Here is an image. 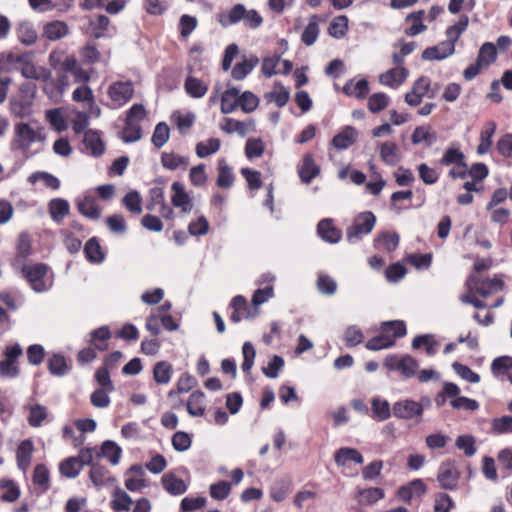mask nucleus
<instances>
[{
  "label": "nucleus",
  "instance_id": "nucleus-1",
  "mask_svg": "<svg viewBox=\"0 0 512 512\" xmlns=\"http://www.w3.org/2000/svg\"><path fill=\"white\" fill-rule=\"evenodd\" d=\"M13 265L16 269L22 271V274L36 292H43L51 286V279L46 265L40 263L24 265L19 260L13 263Z\"/></svg>",
  "mask_w": 512,
  "mask_h": 512
},
{
  "label": "nucleus",
  "instance_id": "nucleus-2",
  "mask_svg": "<svg viewBox=\"0 0 512 512\" xmlns=\"http://www.w3.org/2000/svg\"><path fill=\"white\" fill-rule=\"evenodd\" d=\"M45 140L43 128L33 123H20L15 127L13 146L27 151L33 143Z\"/></svg>",
  "mask_w": 512,
  "mask_h": 512
},
{
  "label": "nucleus",
  "instance_id": "nucleus-3",
  "mask_svg": "<svg viewBox=\"0 0 512 512\" xmlns=\"http://www.w3.org/2000/svg\"><path fill=\"white\" fill-rule=\"evenodd\" d=\"M376 224V217L370 211L357 214L352 224L347 228L346 238L348 242L354 243L368 235Z\"/></svg>",
  "mask_w": 512,
  "mask_h": 512
},
{
  "label": "nucleus",
  "instance_id": "nucleus-4",
  "mask_svg": "<svg viewBox=\"0 0 512 512\" xmlns=\"http://www.w3.org/2000/svg\"><path fill=\"white\" fill-rule=\"evenodd\" d=\"M383 366L389 371L399 372L405 378H412L417 374L419 364L410 355L391 354L385 357Z\"/></svg>",
  "mask_w": 512,
  "mask_h": 512
},
{
  "label": "nucleus",
  "instance_id": "nucleus-5",
  "mask_svg": "<svg viewBox=\"0 0 512 512\" xmlns=\"http://www.w3.org/2000/svg\"><path fill=\"white\" fill-rule=\"evenodd\" d=\"M135 88L132 81H115L107 89L111 107L118 109L127 104L134 96Z\"/></svg>",
  "mask_w": 512,
  "mask_h": 512
},
{
  "label": "nucleus",
  "instance_id": "nucleus-6",
  "mask_svg": "<svg viewBox=\"0 0 512 512\" xmlns=\"http://www.w3.org/2000/svg\"><path fill=\"white\" fill-rule=\"evenodd\" d=\"M392 411L396 418L410 420L413 418H421L424 412V406L422 402L405 399L395 402Z\"/></svg>",
  "mask_w": 512,
  "mask_h": 512
},
{
  "label": "nucleus",
  "instance_id": "nucleus-7",
  "mask_svg": "<svg viewBox=\"0 0 512 512\" xmlns=\"http://www.w3.org/2000/svg\"><path fill=\"white\" fill-rule=\"evenodd\" d=\"M467 287L468 291H475V294H479L480 296L486 298L501 291L504 287V282L498 277H493L482 281H477L473 278H470L467 282Z\"/></svg>",
  "mask_w": 512,
  "mask_h": 512
},
{
  "label": "nucleus",
  "instance_id": "nucleus-8",
  "mask_svg": "<svg viewBox=\"0 0 512 512\" xmlns=\"http://www.w3.org/2000/svg\"><path fill=\"white\" fill-rule=\"evenodd\" d=\"M93 460V450L84 448L79 451L77 456L66 459V477L74 478L82 470L84 465L91 464Z\"/></svg>",
  "mask_w": 512,
  "mask_h": 512
},
{
  "label": "nucleus",
  "instance_id": "nucleus-9",
  "mask_svg": "<svg viewBox=\"0 0 512 512\" xmlns=\"http://www.w3.org/2000/svg\"><path fill=\"white\" fill-rule=\"evenodd\" d=\"M173 192L171 202L175 208H179L182 213L189 214L192 212L194 204L190 195L186 192L184 185L180 182H173L171 185Z\"/></svg>",
  "mask_w": 512,
  "mask_h": 512
},
{
  "label": "nucleus",
  "instance_id": "nucleus-10",
  "mask_svg": "<svg viewBox=\"0 0 512 512\" xmlns=\"http://www.w3.org/2000/svg\"><path fill=\"white\" fill-rule=\"evenodd\" d=\"M408 77V70L402 66H396L379 75L380 84L392 89L398 88Z\"/></svg>",
  "mask_w": 512,
  "mask_h": 512
},
{
  "label": "nucleus",
  "instance_id": "nucleus-11",
  "mask_svg": "<svg viewBox=\"0 0 512 512\" xmlns=\"http://www.w3.org/2000/svg\"><path fill=\"white\" fill-rule=\"evenodd\" d=\"M437 479L444 489H454L458 483L459 472L451 462L443 463L438 472Z\"/></svg>",
  "mask_w": 512,
  "mask_h": 512
},
{
  "label": "nucleus",
  "instance_id": "nucleus-12",
  "mask_svg": "<svg viewBox=\"0 0 512 512\" xmlns=\"http://www.w3.org/2000/svg\"><path fill=\"white\" fill-rule=\"evenodd\" d=\"M317 233L325 242L338 243L342 238V231L337 228L330 218L322 219L317 225Z\"/></svg>",
  "mask_w": 512,
  "mask_h": 512
},
{
  "label": "nucleus",
  "instance_id": "nucleus-13",
  "mask_svg": "<svg viewBox=\"0 0 512 512\" xmlns=\"http://www.w3.org/2000/svg\"><path fill=\"white\" fill-rule=\"evenodd\" d=\"M90 480L97 488L112 486L116 482V478L111 472L106 467L98 464L92 465Z\"/></svg>",
  "mask_w": 512,
  "mask_h": 512
},
{
  "label": "nucleus",
  "instance_id": "nucleus-14",
  "mask_svg": "<svg viewBox=\"0 0 512 512\" xmlns=\"http://www.w3.org/2000/svg\"><path fill=\"white\" fill-rule=\"evenodd\" d=\"M468 24H469L468 16L462 15L455 24L449 26L446 29L445 35H446L447 39L443 42L445 44H449V46L452 48V51L455 52V43L460 38L462 33L466 31Z\"/></svg>",
  "mask_w": 512,
  "mask_h": 512
},
{
  "label": "nucleus",
  "instance_id": "nucleus-15",
  "mask_svg": "<svg viewBox=\"0 0 512 512\" xmlns=\"http://www.w3.org/2000/svg\"><path fill=\"white\" fill-rule=\"evenodd\" d=\"M320 168L315 164L311 154L303 157L302 164L298 169V174L302 182L309 184L316 176H318Z\"/></svg>",
  "mask_w": 512,
  "mask_h": 512
},
{
  "label": "nucleus",
  "instance_id": "nucleus-16",
  "mask_svg": "<svg viewBox=\"0 0 512 512\" xmlns=\"http://www.w3.org/2000/svg\"><path fill=\"white\" fill-rule=\"evenodd\" d=\"M335 463L338 466H345L349 462H354L356 464H362L364 462L363 456L357 449L342 447L338 449L334 454Z\"/></svg>",
  "mask_w": 512,
  "mask_h": 512
},
{
  "label": "nucleus",
  "instance_id": "nucleus-17",
  "mask_svg": "<svg viewBox=\"0 0 512 512\" xmlns=\"http://www.w3.org/2000/svg\"><path fill=\"white\" fill-rule=\"evenodd\" d=\"M379 150L380 158L385 164L389 166L396 165L401 159L398 146L396 143L392 141H386L381 143L379 146Z\"/></svg>",
  "mask_w": 512,
  "mask_h": 512
},
{
  "label": "nucleus",
  "instance_id": "nucleus-18",
  "mask_svg": "<svg viewBox=\"0 0 512 512\" xmlns=\"http://www.w3.org/2000/svg\"><path fill=\"white\" fill-rule=\"evenodd\" d=\"M0 498L4 502H15L21 495L20 487L16 482L8 478L0 479Z\"/></svg>",
  "mask_w": 512,
  "mask_h": 512
},
{
  "label": "nucleus",
  "instance_id": "nucleus-19",
  "mask_svg": "<svg viewBox=\"0 0 512 512\" xmlns=\"http://www.w3.org/2000/svg\"><path fill=\"white\" fill-rule=\"evenodd\" d=\"M357 137V130L351 126H347L340 133L334 136L332 144L339 150L347 149L354 144Z\"/></svg>",
  "mask_w": 512,
  "mask_h": 512
},
{
  "label": "nucleus",
  "instance_id": "nucleus-20",
  "mask_svg": "<svg viewBox=\"0 0 512 512\" xmlns=\"http://www.w3.org/2000/svg\"><path fill=\"white\" fill-rule=\"evenodd\" d=\"M187 411L193 417H201L205 414V394L200 391H194L187 402Z\"/></svg>",
  "mask_w": 512,
  "mask_h": 512
},
{
  "label": "nucleus",
  "instance_id": "nucleus-21",
  "mask_svg": "<svg viewBox=\"0 0 512 512\" xmlns=\"http://www.w3.org/2000/svg\"><path fill=\"white\" fill-rule=\"evenodd\" d=\"M240 91L235 88H228L221 95V112L230 114L234 112L239 105Z\"/></svg>",
  "mask_w": 512,
  "mask_h": 512
},
{
  "label": "nucleus",
  "instance_id": "nucleus-22",
  "mask_svg": "<svg viewBox=\"0 0 512 512\" xmlns=\"http://www.w3.org/2000/svg\"><path fill=\"white\" fill-rule=\"evenodd\" d=\"M426 491V486L422 480L416 479L411 481L409 484L402 486L398 490V496L404 501H410L416 496H421Z\"/></svg>",
  "mask_w": 512,
  "mask_h": 512
},
{
  "label": "nucleus",
  "instance_id": "nucleus-23",
  "mask_svg": "<svg viewBox=\"0 0 512 512\" xmlns=\"http://www.w3.org/2000/svg\"><path fill=\"white\" fill-rule=\"evenodd\" d=\"M454 53L455 52L452 51V48L449 46V44L441 42L436 46L426 48L422 53V58L428 61L443 60L453 55Z\"/></svg>",
  "mask_w": 512,
  "mask_h": 512
},
{
  "label": "nucleus",
  "instance_id": "nucleus-24",
  "mask_svg": "<svg viewBox=\"0 0 512 512\" xmlns=\"http://www.w3.org/2000/svg\"><path fill=\"white\" fill-rule=\"evenodd\" d=\"M343 92L347 96L364 99L369 93V83L366 79H361L356 82L350 80L344 85Z\"/></svg>",
  "mask_w": 512,
  "mask_h": 512
},
{
  "label": "nucleus",
  "instance_id": "nucleus-25",
  "mask_svg": "<svg viewBox=\"0 0 512 512\" xmlns=\"http://www.w3.org/2000/svg\"><path fill=\"white\" fill-rule=\"evenodd\" d=\"M253 127V121L243 122L232 118H225L223 124L221 125V129L225 133L232 134L236 132L241 136H245L248 130L253 129Z\"/></svg>",
  "mask_w": 512,
  "mask_h": 512
},
{
  "label": "nucleus",
  "instance_id": "nucleus-26",
  "mask_svg": "<svg viewBox=\"0 0 512 512\" xmlns=\"http://www.w3.org/2000/svg\"><path fill=\"white\" fill-rule=\"evenodd\" d=\"M245 10L244 5L236 4L228 12L219 14L218 21L224 27L236 24L243 21Z\"/></svg>",
  "mask_w": 512,
  "mask_h": 512
},
{
  "label": "nucleus",
  "instance_id": "nucleus-27",
  "mask_svg": "<svg viewBox=\"0 0 512 512\" xmlns=\"http://www.w3.org/2000/svg\"><path fill=\"white\" fill-rule=\"evenodd\" d=\"M349 29V20L345 15H339L332 19L328 27V34L335 39H342Z\"/></svg>",
  "mask_w": 512,
  "mask_h": 512
},
{
  "label": "nucleus",
  "instance_id": "nucleus-28",
  "mask_svg": "<svg viewBox=\"0 0 512 512\" xmlns=\"http://www.w3.org/2000/svg\"><path fill=\"white\" fill-rule=\"evenodd\" d=\"M234 183V173L225 159L218 160V176L216 184L220 188H230Z\"/></svg>",
  "mask_w": 512,
  "mask_h": 512
},
{
  "label": "nucleus",
  "instance_id": "nucleus-29",
  "mask_svg": "<svg viewBox=\"0 0 512 512\" xmlns=\"http://www.w3.org/2000/svg\"><path fill=\"white\" fill-rule=\"evenodd\" d=\"M231 308L233 312L231 313L230 319L231 321L238 323L243 318L251 317L249 308L247 306V301L243 296H236L231 301Z\"/></svg>",
  "mask_w": 512,
  "mask_h": 512
},
{
  "label": "nucleus",
  "instance_id": "nucleus-30",
  "mask_svg": "<svg viewBox=\"0 0 512 512\" xmlns=\"http://www.w3.org/2000/svg\"><path fill=\"white\" fill-rule=\"evenodd\" d=\"M497 129L494 121H489L485 125V129L481 132L480 143L477 147V152L480 155L486 154L492 146V138Z\"/></svg>",
  "mask_w": 512,
  "mask_h": 512
},
{
  "label": "nucleus",
  "instance_id": "nucleus-31",
  "mask_svg": "<svg viewBox=\"0 0 512 512\" xmlns=\"http://www.w3.org/2000/svg\"><path fill=\"white\" fill-rule=\"evenodd\" d=\"M256 56H250L237 63L232 69L231 75L235 80H243L258 64Z\"/></svg>",
  "mask_w": 512,
  "mask_h": 512
},
{
  "label": "nucleus",
  "instance_id": "nucleus-32",
  "mask_svg": "<svg viewBox=\"0 0 512 512\" xmlns=\"http://www.w3.org/2000/svg\"><path fill=\"white\" fill-rule=\"evenodd\" d=\"M197 385L196 379L188 373L182 374L177 383L176 389L170 390L168 392V398L170 400H174L178 394L187 393L192 390Z\"/></svg>",
  "mask_w": 512,
  "mask_h": 512
},
{
  "label": "nucleus",
  "instance_id": "nucleus-33",
  "mask_svg": "<svg viewBox=\"0 0 512 512\" xmlns=\"http://www.w3.org/2000/svg\"><path fill=\"white\" fill-rule=\"evenodd\" d=\"M111 507L115 512L129 511L132 498L122 489L116 487L112 493Z\"/></svg>",
  "mask_w": 512,
  "mask_h": 512
},
{
  "label": "nucleus",
  "instance_id": "nucleus-34",
  "mask_svg": "<svg viewBox=\"0 0 512 512\" xmlns=\"http://www.w3.org/2000/svg\"><path fill=\"white\" fill-rule=\"evenodd\" d=\"M33 452V443L30 440H24L17 449V464L19 469L26 471L31 462Z\"/></svg>",
  "mask_w": 512,
  "mask_h": 512
},
{
  "label": "nucleus",
  "instance_id": "nucleus-35",
  "mask_svg": "<svg viewBox=\"0 0 512 512\" xmlns=\"http://www.w3.org/2000/svg\"><path fill=\"white\" fill-rule=\"evenodd\" d=\"M184 87L192 98H202L208 91V85L204 81L192 76L186 79Z\"/></svg>",
  "mask_w": 512,
  "mask_h": 512
},
{
  "label": "nucleus",
  "instance_id": "nucleus-36",
  "mask_svg": "<svg viewBox=\"0 0 512 512\" xmlns=\"http://www.w3.org/2000/svg\"><path fill=\"white\" fill-rule=\"evenodd\" d=\"M162 484L167 492L172 495H180L186 492L185 482L172 474H165L162 477Z\"/></svg>",
  "mask_w": 512,
  "mask_h": 512
},
{
  "label": "nucleus",
  "instance_id": "nucleus-37",
  "mask_svg": "<svg viewBox=\"0 0 512 512\" xmlns=\"http://www.w3.org/2000/svg\"><path fill=\"white\" fill-rule=\"evenodd\" d=\"M384 496L385 493L383 489L378 487H370L359 490L357 493V500L360 504L370 505L383 499Z\"/></svg>",
  "mask_w": 512,
  "mask_h": 512
},
{
  "label": "nucleus",
  "instance_id": "nucleus-38",
  "mask_svg": "<svg viewBox=\"0 0 512 512\" xmlns=\"http://www.w3.org/2000/svg\"><path fill=\"white\" fill-rule=\"evenodd\" d=\"M122 449L114 441L107 440L101 445L100 455L107 458L112 465H117L120 461Z\"/></svg>",
  "mask_w": 512,
  "mask_h": 512
},
{
  "label": "nucleus",
  "instance_id": "nucleus-39",
  "mask_svg": "<svg viewBox=\"0 0 512 512\" xmlns=\"http://www.w3.org/2000/svg\"><path fill=\"white\" fill-rule=\"evenodd\" d=\"M372 417L377 421H384L391 416L389 402L381 398H373L371 403Z\"/></svg>",
  "mask_w": 512,
  "mask_h": 512
},
{
  "label": "nucleus",
  "instance_id": "nucleus-40",
  "mask_svg": "<svg viewBox=\"0 0 512 512\" xmlns=\"http://www.w3.org/2000/svg\"><path fill=\"white\" fill-rule=\"evenodd\" d=\"M161 163L166 169L176 170L181 167L186 168L189 164V159L173 152H164L161 156Z\"/></svg>",
  "mask_w": 512,
  "mask_h": 512
},
{
  "label": "nucleus",
  "instance_id": "nucleus-41",
  "mask_svg": "<svg viewBox=\"0 0 512 512\" xmlns=\"http://www.w3.org/2000/svg\"><path fill=\"white\" fill-rule=\"evenodd\" d=\"M424 11L420 10L413 12L406 17V22L411 23L410 27L406 29L405 33L408 36H416L424 32L427 27L423 24Z\"/></svg>",
  "mask_w": 512,
  "mask_h": 512
},
{
  "label": "nucleus",
  "instance_id": "nucleus-42",
  "mask_svg": "<svg viewBox=\"0 0 512 512\" xmlns=\"http://www.w3.org/2000/svg\"><path fill=\"white\" fill-rule=\"evenodd\" d=\"M438 346V342L434 339V336L430 334L419 335L412 341V347L414 349L425 347L428 356L434 355L438 350Z\"/></svg>",
  "mask_w": 512,
  "mask_h": 512
},
{
  "label": "nucleus",
  "instance_id": "nucleus-43",
  "mask_svg": "<svg viewBox=\"0 0 512 512\" xmlns=\"http://www.w3.org/2000/svg\"><path fill=\"white\" fill-rule=\"evenodd\" d=\"M83 142L86 149L90 150L91 154L95 156L101 155L104 152V144L96 131H87L84 135Z\"/></svg>",
  "mask_w": 512,
  "mask_h": 512
},
{
  "label": "nucleus",
  "instance_id": "nucleus-44",
  "mask_svg": "<svg viewBox=\"0 0 512 512\" xmlns=\"http://www.w3.org/2000/svg\"><path fill=\"white\" fill-rule=\"evenodd\" d=\"M394 345L393 337L382 330L381 334L369 339L365 347L370 351H378L382 349L390 348Z\"/></svg>",
  "mask_w": 512,
  "mask_h": 512
},
{
  "label": "nucleus",
  "instance_id": "nucleus-45",
  "mask_svg": "<svg viewBox=\"0 0 512 512\" xmlns=\"http://www.w3.org/2000/svg\"><path fill=\"white\" fill-rule=\"evenodd\" d=\"M173 368L167 361H160L153 368V377L158 384H168L172 377Z\"/></svg>",
  "mask_w": 512,
  "mask_h": 512
},
{
  "label": "nucleus",
  "instance_id": "nucleus-46",
  "mask_svg": "<svg viewBox=\"0 0 512 512\" xmlns=\"http://www.w3.org/2000/svg\"><path fill=\"white\" fill-rule=\"evenodd\" d=\"M436 139V133L426 126H419L415 128L411 137L412 143L415 145L425 143L430 146L436 141Z\"/></svg>",
  "mask_w": 512,
  "mask_h": 512
},
{
  "label": "nucleus",
  "instance_id": "nucleus-47",
  "mask_svg": "<svg viewBox=\"0 0 512 512\" xmlns=\"http://www.w3.org/2000/svg\"><path fill=\"white\" fill-rule=\"evenodd\" d=\"M496 57V46L491 42H486L480 47L476 61L486 68L496 60Z\"/></svg>",
  "mask_w": 512,
  "mask_h": 512
},
{
  "label": "nucleus",
  "instance_id": "nucleus-48",
  "mask_svg": "<svg viewBox=\"0 0 512 512\" xmlns=\"http://www.w3.org/2000/svg\"><path fill=\"white\" fill-rule=\"evenodd\" d=\"M28 181L31 184L41 182L43 186L52 190H57L61 185V182L58 178L47 172H35L29 176Z\"/></svg>",
  "mask_w": 512,
  "mask_h": 512
},
{
  "label": "nucleus",
  "instance_id": "nucleus-49",
  "mask_svg": "<svg viewBox=\"0 0 512 512\" xmlns=\"http://www.w3.org/2000/svg\"><path fill=\"white\" fill-rule=\"evenodd\" d=\"M221 142L218 138H210L196 144L195 151L199 158H206L215 154L220 149Z\"/></svg>",
  "mask_w": 512,
  "mask_h": 512
},
{
  "label": "nucleus",
  "instance_id": "nucleus-50",
  "mask_svg": "<svg viewBox=\"0 0 512 512\" xmlns=\"http://www.w3.org/2000/svg\"><path fill=\"white\" fill-rule=\"evenodd\" d=\"M319 32H320V29H319V25L317 22V16H312L310 18L309 23L307 24V26L304 28V30L302 32L301 41L306 46H311L316 42V40L319 36Z\"/></svg>",
  "mask_w": 512,
  "mask_h": 512
},
{
  "label": "nucleus",
  "instance_id": "nucleus-51",
  "mask_svg": "<svg viewBox=\"0 0 512 512\" xmlns=\"http://www.w3.org/2000/svg\"><path fill=\"white\" fill-rule=\"evenodd\" d=\"M111 333L108 327L102 326L91 333V344L98 350L104 351L108 347Z\"/></svg>",
  "mask_w": 512,
  "mask_h": 512
},
{
  "label": "nucleus",
  "instance_id": "nucleus-52",
  "mask_svg": "<svg viewBox=\"0 0 512 512\" xmlns=\"http://www.w3.org/2000/svg\"><path fill=\"white\" fill-rule=\"evenodd\" d=\"M69 72L74 77L75 82L86 84L90 75L82 69L74 58L66 57V73Z\"/></svg>",
  "mask_w": 512,
  "mask_h": 512
},
{
  "label": "nucleus",
  "instance_id": "nucleus-53",
  "mask_svg": "<svg viewBox=\"0 0 512 512\" xmlns=\"http://www.w3.org/2000/svg\"><path fill=\"white\" fill-rule=\"evenodd\" d=\"M78 209L81 214L92 219H98L101 215V211L97 205V202L92 197H84L82 200H80L78 202Z\"/></svg>",
  "mask_w": 512,
  "mask_h": 512
},
{
  "label": "nucleus",
  "instance_id": "nucleus-54",
  "mask_svg": "<svg viewBox=\"0 0 512 512\" xmlns=\"http://www.w3.org/2000/svg\"><path fill=\"white\" fill-rule=\"evenodd\" d=\"M291 492V483L288 480L276 481L270 489V497L275 502H282Z\"/></svg>",
  "mask_w": 512,
  "mask_h": 512
},
{
  "label": "nucleus",
  "instance_id": "nucleus-55",
  "mask_svg": "<svg viewBox=\"0 0 512 512\" xmlns=\"http://www.w3.org/2000/svg\"><path fill=\"white\" fill-rule=\"evenodd\" d=\"M491 370L495 377L502 378L512 370V357L501 356L493 360Z\"/></svg>",
  "mask_w": 512,
  "mask_h": 512
},
{
  "label": "nucleus",
  "instance_id": "nucleus-56",
  "mask_svg": "<svg viewBox=\"0 0 512 512\" xmlns=\"http://www.w3.org/2000/svg\"><path fill=\"white\" fill-rule=\"evenodd\" d=\"M17 36L21 43L31 45L37 39V32L29 22H22L17 28Z\"/></svg>",
  "mask_w": 512,
  "mask_h": 512
},
{
  "label": "nucleus",
  "instance_id": "nucleus-57",
  "mask_svg": "<svg viewBox=\"0 0 512 512\" xmlns=\"http://www.w3.org/2000/svg\"><path fill=\"white\" fill-rule=\"evenodd\" d=\"M84 252L87 259L94 263H101L105 257L96 238H92L86 243Z\"/></svg>",
  "mask_w": 512,
  "mask_h": 512
},
{
  "label": "nucleus",
  "instance_id": "nucleus-58",
  "mask_svg": "<svg viewBox=\"0 0 512 512\" xmlns=\"http://www.w3.org/2000/svg\"><path fill=\"white\" fill-rule=\"evenodd\" d=\"M399 244V235L397 233L385 232L380 234L375 240L377 248H382L391 252L397 248Z\"/></svg>",
  "mask_w": 512,
  "mask_h": 512
},
{
  "label": "nucleus",
  "instance_id": "nucleus-59",
  "mask_svg": "<svg viewBox=\"0 0 512 512\" xmlns=\"http://www.w3.org/2000/svg\"><path fill=\"white\" fill-rule=\"evenodd\" d=\"M142 137V129L139 124L125 120V126L121 132V139L126 143L136 142Z\"/></svg>",
  "mask_w": 512,
  "mask_h": 512
},
{
  "label": "nucleus",
  "instance_id": "nucleus-60",
  "mask_svg": "<svg viewBox=\"0 0 512 512\" xmlns=\"http://www.w3.org/2000/svg\"><path fill=\"white\" fill-rule=\"evenodd\" d=\"M122 203L133 214H140L142 212V198L136 190L128 192L124 196Z\"/></svg>",
  "mask_w": 512,
  "mask_h": 512
},
{
  "label": "nucleus",
  "instance_id": "nucleus-61",
  "mask_svg": "<svg viewBox=\"0 0 512 512\" xmlns=\"http://www.w3.org/2000/svg\"><path fill=\"white\" fill-rule=\"evenodd\" d=\"M343 339L347 347H355L363 342L364 334L358 326L351 325L346 328Z\"/></svg>",
  "mask_w": 512,
  "mask_h": 512
},
{
  "label": "nucleus",
  "instance_id": "nucleus-62",
  "mask_svg": "<svg viewBox=\"0 0 512 512\" xmlns=\"http://www.w3.org/2000/svg\"><path fill=\"white\" fill-rule=\"evenodd\" d=\"M462 161H465L463 152L458 147L451 146L444 152L439 163L442 166H450L461 163Z\"/></svg>",
  "mask_w": 512,
  "mask_h": 512
},
{
  "label": "nucleus",
  "instance_id": "nucleus-63",
  "mask_svg": "<svg viewBox=\"0 0 512 512\" xmlns=\"http://www.w3.org/2000/svg\"><path fill=\"white\" fill-rule=\"evenodd\" d=\"M169 136L170 129L168 125L164 122H160L156 125L151 140L155 147L161 148L167 143Z\"/></svg>",
  "mask_w": 512,
  "mask_h": 512
},
{
  "label": "nucleus",
  "instance_id": "nucleus-64",
  "mask_svg": "<svg viewBox=\"0 0 512 512\" xmlns=\"http://www.w3.org/2000/svg\"><path fill=\"white\" fill-rule=\"evenodd\" d=\"M259 98L250 91H245L239 96L238 107L245 113H251L257 109Z\"/></svg>",
  "mask_w": 512,
  "mask_h": 512
}]
</instances>
